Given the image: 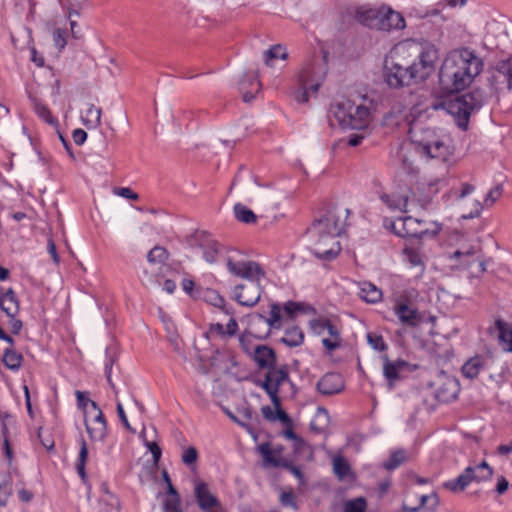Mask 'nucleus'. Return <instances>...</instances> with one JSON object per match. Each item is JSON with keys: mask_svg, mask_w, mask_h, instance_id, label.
I'll list each match as a JSON object with an SVG mask.
<instances>
[{"mask_svg": "<svg viewBox=\"0 0 512 512\" xmlns=\"http://www.w3.org/2000/svg\"><path fill=\"white\" fill-rule=\"evenodd\" d=\"M164 512H183L181 509V499H165L163 502Z\"/></svg>", "mask_w": 512, "mask_h": 512, "instance_id": "60", "label": "nucleus"}, {"mask_svg": "<svg viewBox=\"0 0 512 512\" xmlns=\"http://www.w3.org/2000/svg\"><path fill=\"white\" fill-rule=\"evenodd\" d=\"M326 330L334 340L324 338L322 339V344L328 351H335L341 346L340 331L332 322H330Z\"/></svg>", "mask_w": 512, "mask_h": 512, "instance_id": "34", "label": "nucleus"}, {"mask_svg": "<svg viewBox=\"0 0 512 512\" xmlns=\"http://www.w3.org/2000/svg\"><path fill=\"white\" fill-rule=\"evenodd\" d=\"M204 298L211 305L221 308L226 314H233L232 311L226 308L225 299L217 291L207 289L204 293Z\"/></svg>", "mask_w": 512, "mask_h": 512, "instance_id": "42", "label": "nucleus"}, {"mask_svg": "<svg viewBox=\"0 0 512 512\" xmlns=\"http://www.w3.org/2000/svg\"><path fill=\"white\" fill-rule=\"evenodd\" d=\"M1 418V435L3 436V441L5 439H9V429H8V424L11 422V420H13V417L5 412L3 414H1L0 416Z\"/></svg>", "mask_w": 512, "mask_h": 512, "instance_id": "62", "label": "nucleus"}, {"mask_svg": "<svg viewBox=\"0 0 512 512\" xmlns=\"http://www.w3.org/2000/svg\"><path fill=\"white\" fill-rule=\"evenodd\" d=\"M406 460V452L403 449H398L391 453L389 459L383 464L386 470H394L399 467Z\"/></svg>", "mask_w": 512, "mask_h": 512, "instance_id": "44", "label": "nucleus"}, {"mask_svg": "<svg viewBox=\"0 0 512 512\" xmlns=\"http://www.w3.org/2000/svg\"><path fill=\"white\" fill-rule=\"evenodd\" d=\"M194 494L196 502L203 512H224L221 502L209 491L206 483H198L195 486Z\"/></svg>", "mask_w": 512, "mask_h": 512, "instance_id": "15", "label": "nucleus"}, {"mask_svg": "<svg viewBox=\"0 0 512 512\" xmlns=\"http://www.w3.org/2000/svg\"><path fill=\"white\" fill-rule=\"evenodd\" d=\"M144 445L151 452L153 462L157 466L162 456L161 447L155 441H147L146 439H144Z\"/></svg>", "mask_w": 512, "mask_h": 512, "instance_id": "54", "label": "nucleus"}, {"mask_svg": "<svg viewBox=\"0 0 512 512\" xmlns=\"http://www.w3.org/2000/svg\"><path fill=\"white\" fill-rule=\"evenodd\" d=\"M106 356H107V361L105 363V376H106L109 386L113 389V391L115 393H117L116 386L113 383L112 378H111V371H112V366L114 364V358L109 355L108 349H106Z\"/></svg>", "mask_w": 512, "mask_h": 512, "instance_id": "57", "label": "nucleus"}, {"mask_svg": "<svg viewBox=\"0 0 512 512\" xmlns=\"http://www.w3.org/2000/svg\"><path fill=\"white\" fill-rule=\"evenodd\" d=\"M285 378L286 376L281 373L280 378L273 386L265 382L261 384V388L270 397V400L275 407L273 422L279 421L284 426H293L291 417L281 407V399L279 397L280 386L284 383Z\"/></svg>", "mask_w": 512, "mask_h": 512, "instance_id": "12", "label": "nucleus"}, {"mask_svg": "<svg viewBox=\"0 0 512 512\" xmlns=\"http://www.w3.org/2000/svg\"><path fill=\"white\" fill-rule=\"evenodd\" d=\"M261 297L259 283L239 284L234 288V299L242 306L253 307Z\"/></svg>", "mask_w": 512, "mask_h": 512, "instance_id": "16", "label": "nucleus"}, {"mask_svg": "<svg viewBox=\"0 0 512 512\" xmlns=\"http://www.w3.org/2000/svg\"><path fill=\"white\" fill-rule=\"evenodd\" d=\"M279 500H280V503L282 506L291 507L294 510H298L296 496L292 490H290L288 492H282Z\"/></svg>", "mask_w": 512, "mask_h": 512, "instance_id": "53", "label": "nucleus"}, {"mask_svg": "<svg viewBox=\"0 0 512 512\" xmlns=\"http://www.w3.org/2000/svg\"><path fill=\"white\" fill-rule=\"evenodd\" d=\"M383 22L381 31L405 28L404 17L399 12H396L387 6L384 7Z\"/></svg>", "mask_w": 512, "mask_h": 512, "instance_id": "25", "label": "nucleus"}, {"mask_svg": "<svg viewBox=\"0 0 512 512\" xmlns=\"http://www.w3.org/2000/svg\"><path fill=\"white\" fill-rule=\"evenodd\" d=\"M368 344L377 351H385L388 348V345L384 342L382 335L370 332L367 334Z\"/></svg>", "mask_w": 512, "mask_h": 512, "instance_id": "46", "label": "nucleus"}, {"mask_svg": "<svg viewBox=\"0 0 512 512\" xmlns=\"http://www.w3.org/2000/svg\"><path fill=\"white\" fill-rule=\"evenodd\" d=\"M438 50L434 45L426 46L418 56V62L403 66L394 57L386 56L383 77L390 88L398 89L411 84L424 82L435 70Z\"/></svg>", "mask_w": 512, "mask_h": 512, "instance_id": "2", "label": "nucleus"}, {"mask_svg": "<svg viewBox=\"0 0 512 512\" xmlns=\"http://www.w3.org/2000/svg\"><path fill=\"white\" fill-rule=\"evenodd\" d=\"M495 329L498 331V338L504 344L503 349L507 352H512V331L508 324L502 319L495 321Z\"/></svg>", "mask_w": 512, "mask_h": 512, "instance_id": "30", "label": "nucleus"}, {"mask_svg": "<svg viewBox=\"0 0 512 512\" xmlns=\"http://www.w3.org/2000/svg\"><path fill=\"white\" fill-rule=\"evenodd\" d=\"M379 199L391 210V211H401L406 213L407 206L409 202V197L407 195L402 194H388L382 193L379 196Z\"/></svg>", "mask_w": 512, "mask_h": 512, "instance_id": "24", "label": "nucleus"}, {"mask_svg": "<svg viewBox=\"0 0 512 512\" xmlns=\"http://www.w3.org/2000/svg\"><path fill=\"white\" fill-rule=\"evenodd\" d=\"M409 138L418 151L428 158L445 159L449 155L444 136L439 135L435 128L414 125L409 129Z\"/></svg>", "mask_w": 512, "mask_h": 512, "instance_id": "7", "label": "nucleus"}, {"mask_svg": "<svg viewBox=\"0 0 512 512\" xmlns=\"http://www.w3.org/2000/svg\"><path fill=\"white\" fill-rule=\"evenodd\" d=\"M314 68L311 66H307L302 70L299 75V81L302 85L303 90L297 96L298 102L305 103L309 99L308 90H312L313 92H317L320 87V82H314L312 80V75L314 74Z\"/></svg>", "mask_w": 512, "mask_h": 512, "instance_id": "21", "label": "nucleus"}, {"mask_svg": "<svg viewBox=\"0 0 512 512\" xmlns=\"http://www.w3.org/2000/svg\"><path fill=\"white\" fill-rule=\"evenodd\" d=\"M399 220L402 221V231L398 237L405 238L411 244L415 240L433 239L442 230V224L436 221L430 222L431 227H426L425 220L412 216L400 217Z\"/></svg>", "mask_w": 512, "mask_h": 512, "instance_id": "9", "label": "nucleus"}, {"mask_svg": "<svg viewBox=\"0 0 512 512\" xmlns=\"http://www.w3.org/2000/svg\"><path fill=\"white\" fill-rule=\"evenodd\" d=\"M35 111L37 115L42 118L44 121H46L50 125L58 126V121L56 118H54L51 114V111L49 108L41 103L35 104Z\"/></svg>", "mask_w": 512, "mask_h": 512, "instance_id": "45", "label": "nucleus"}, {"mask_svg": "<svg viewBox=\"0 0 512 512\" xmlns=\"http://www.w3.org/2000/svg\"><path fill=\"white\" fill-rule=\"evenodd\" d=\"M191 247H199L203 250V258L208 263H214L220 252V244L214 240L206 231H196L189 239Z\"/></svg>", "mask_w": 512, "mask_h": 512, "instance_id": "13", "label": "nucleus"}, {"mask_svg": "<svg viewBox=\"0 0 512 512\" xmlns=\"http://www.w3.org/2000/svg\"><path fill=\"white\" fill-rule=\"evenodd\" d=\"M235 218L245 224H254L257 222V216L255 213L241 203L234 205Z\"/></svg>", "mask_w": 512, "mask_h": 512, "instance_id": "35", "label": "nucleus"}, {"mask_svg": "<svg viewBox=\"0 0 512 512\" xmlns=\"http://www.w3.org/2000/svg\"><path fill=\"white\" fill-rule=\"evenodd\" d=\"M88 446L83 437H81L80 440V450L79 455L77 458V461L75 463V468L77 470L78 475L80 476L81 480L85 483L87 481V473H86V463L88 460Z\"/></svg>", "mask_w": 512, "mask_h": 512, "instance_id": "31", "label": "nucleus"}, {"mask_svg": "<svg viewBox=\"0 0 512 512\" xmlns=\"http://www.w3.org/2000/svg\"><path fill=\"white\" fill-rule=\"evenodd\" d=\"M2 362L9 370L18 371L22 366L23 356L14 348L9 347L4 350Z\"/></svg>", "mask_w": 512, "mask_h": 512, "instance_id": "32", "label": "nucleus"}, {"mask_svg": "<svg viewBox=\"0 0 512 512\" xmlns=\"http://www.w3.org/2000/svg\"><path fill=\"white\" fill-rule=\"evenodd\" d=\"M502 191H503V188L501 185H497V186L493 187L492 189H490V191L487 193V195L484 199V204L486 206L493 205L495 203V201L501 196Z\"/></svg>", "mask_w": 512, "mask_h": 512, "instance_id": "58", "label": "nucleus"}, {"mask_svg": "<svg viewBox=\"0 0 512 512\" xmlns=\"http://www.w3.org/2000/svg\"><path fill=\"white\" fill-rule=\"evenodd\" d=\"M329 113L334 116L338 124L344 129L365 131L368 129L371 121L369 108L362 104L355 105L349 99H343L331 104Z\"/></svg>", "mask_w": 512, "mask_h": 512, "instance_id": "6", "label": "nucleus"}, {"mask_svg": "<svg viewBox=\"0 0 512 512\" xmlns=\"http://www.w3.org/2000/svg\"><path fill=\"white\" fill-rule=\"evenodd\" d=\"M199 454L197 449L194 446H190L186 449H184L181 460L183 464H185L188 467H192L196 464L198 460Z\"/></svg>", "mask_w": 512, "mask_h": 512, "instance_id": "47", "label": "nucleus"}, {"mask_svg": "<svg viewBox=\"0 0 512 512\" xmlns=\"http://www.w3.org/2000/svg\"><path fill=\"white\" fill-rule=\"evenodd\" d=\"M0 297H2L5 302L11 303V307H7V309H5V314L7 316H13L19 313V300L17 298L15 291L12 288H9L6 292L1 293Z\"/></svg>", "mask_w": 512, "mask_h": 512, "instance_id": "38", "label": "nucleus"}, {"mask_svg": "<svg viewBox=\"0 0 512 512\" xmlns=\"http://www.w3.org/2000/svg\"><path fill=\"white\" fill-rule=\"evenodd\" d=\"M279 342L290 348L299 347L304 342V333L299 326L294 325L285 329V335Z\"/></svg>", "mask_w": 512, "mask_h": 512, "instance_id": "26", "label": "nucleus"}, {"mask_svg": "<svg viewBox=\"0 0 512 512\" xmlns=\"http://www.w3.org/2000/svg\"><path fill=\"white\" fill-rule=\"evenodd\" d=\"M429 387H434V395L437 401L449 403L457 399L460 392V383L454 376L448 375L444 371H439L434 381L428 383Z\"/></svg>", "mask_w": 512, "mask_h": 512, "instance_id": "11", "label": "nucleus"}, {"mask_svg": "<svg viewBox=\"0 0 512 512\" xmlns=\"http://www.w3.org/2000/svg\"><path fill=\"white\" fill-rule=\"evenodd\" d=\"M250 358L255 362L259 370H266L264 379L254 382L258 387L261 388V384L265 382L273 386L280 378L281 373L286 376L285 380H289L288 365H277V354L272 347L259 344L254 348Z\"/></svg>", "mask_w": 512, "mask_h": 512, "instance_id": "8", "label": "nucleus"}, {"mask_svg": "<svg viewBox=\"0 0 512 512\" xmlns=\"http://www.w3.org/2000/svg\"><path fill=\"white\" fill-rule=\"evenodd\" d=\"M93 424H99L100 428H90V424L85 419V427L90 439L93 441H104L107 436V421L101 410L97 412L93 419Z\"/></svg>", "mask_w": 512, "mask_h": 512, "instance_id": "23", "label": "nucleus"}, {"mask_svg": "<svg viewBox=\"0 0 512 512\" xmlns=\"http://www.w3.org/2000/svg\"><path fill=\"white\" fill-rule=\"evenodd\" d=\"M490 357L488 355H475L462 366L461 372L465 378L475 379L479 373L487 368Z\"/></svg>", "mask_w": 512, "mask_h": 512, "instance_id": "20", "label": "nucleus"}, {"mask_svg": "<svg viewBox=\"0 0 512 512\" xmlns=\"http://www.w3.org/2000/svg\"><path fill=\"white\" fill-rule=\"evenodd\" d=\"M345 388L343 377L339 373L328 372L317 382V391L324 396L340 393Z\"/></svg>", "mask_w": 512, "mask_h": 512, "instance_id": "18", "label": "nucleus"}, {"mask_svg": "<svg viewBox=\"0 0 512 512\" xmlns=\"http://www.w3.org/2000/svg\"><path fill=\"white\" fill-rule=\"evenodd\" d=\"M359 297L367 303L375 304L382 298V291L371 282H363Z\"/></svg>", "mask_w": 512, "mask_h": 512, "instance_id": "29", "label": "nucleus"}, {"mask_svg": "<svg viewBox=\"0 0 512 512\" xmlns=\"http://www.w3.org/2000/svg\"><path fill=\"white\" fill-rule=\"evenodd\" d=\"M496 70L507 82L508 89H512V58L498 62Z\"/></svg>", "mask_w": 512, "mask_h": 512, "instance_id": "43", "label": "nucleus"}, {"mask_svg": "<svg viewBox=\"0 0 512 512\" xmlns=\"http://www.w3.org/2000/svg\"><path fill=\"white\" fill-rule=\"evenodd\" d=\"M53 40H54V44L58 48V50L62 51L67 44L66 30L61 29V28L55 29L53 32Z\"/></svg>", "mask_w": 512, "mask_h": 512, "instance_id": "56", "label": "nucleus"}, {"mask_svg": "<svg viewBox=\"0 0 512 512\" xmlns=\"http://www.w3.org/2000/svg\"><path fill=\"white\" fill-rule=\"evenodd\" d=\"M330 320L329 319H312L309 323H310V327L311 329L317 333V334H321L327 327L328 325L330 324Z\"/></svg>", "mask_w": 512, "mask_h": 512, "instance_id": "61", "label": "nucleus"}, {"mask_svg": "<svg viewBox=\"0 0 512 512\" xmlns=\"http://www.w3.org/2000/svg\"><path fill=\"white\" fill-rule=\"evenodd\" d=\"M493 468L486 461L475 467L468 466L457 478L447 481L444 487L453 492L463 491L472 481L481 482L490 480Z\"/></svg>", "mask_w": 512, "mask_h": 512, "instance_id": "10", "label": "nucleus"}, {"mask_svg": "<svg viewBox=\"0 0 512 512\" xmlns=\"http://www.w3.org/2000/svg\"><path fill=\"white\" fill-rule=\"evenodd\" d=\"M169 258L166 248L156 245L147 254V261L151 264H164Z\"/></svg>", "mask_w": 512, "mask_h": 512, "instance_id": "39", "label": "nucleus"}, {"mask_svg": "<svg viewBox=\"0 0 512 512\" xmlns=\"http://www.w3.org/2000/svg\"><path fill=\"white\" fill-rule=\"evenodd\" d=\"M382 358L384 360L383 375L387 380L389 389L392 390L395 383L402 379L400 375L401 371L396 368L395 364L389 360L387 355H384Z\"/></svg>", "mask_w": 512, "mask_h": 512, "instance_id": "28", "label": "nucleus"}, {"mask_svg": "<svg viewBox=\"0 0 512 512\" xmlns=\"http://www.w3.org/2000/svg\"><path fill=\"white\" fill-rule=\"evenodd\" d=\"M454 95L448 98H438L432 104L433 110H444L453 116L456 125L463 131L469 126L471 114L478 111L485 103V93L481 89H474L466 94Z\"/></svg>", "mask_w": 512, "mask_h": 512, "instance_id": "4", "label": "nucleus"}, {"mask_svg": "<svg viewBox=\"0 0 512 512\" xmlns=\"http://www.w3.org/2000/svg\"><path fill=\"white\" fill-rule=\"evenodd\" d=\"M301 313H316V309L313 306L306 305L301 302L287 301L283 305L277 302L270 304V317H266L261 313H254L250 315V326L252 329L256 325H264L266 330L264 333L255 334L259 340H266L269 338L272 329H281L282 324V313L288 318L294 319L297 314Z\"/></svg>", "mask_w": 512, "mask_h": 512, "instance_id": "5", "label": "nucleus"}, {"mask_svg": "<svg viewBox=\"0 0 512 512\" xmlns=\"http://www.w3.org/2000/svg\"><path fill=\"white\" fill-rule=\"evenodd\" d=\"M439 182H440V180H438V179L433 182H430L428 184V193L425 196H423L422 198L418 199L420 205L423 208H426L431 203L432 196L438 192L437 185Z\"/></svg>", "mask_w": 512, "mask_h": 512, "instance_id": "51", "label": "nucleus"}, {"mask_svg": "<svg viewBox=\"0 0 512 512\" xmlns=\"http://www.w3.org/2000/svg\"><path fill=\"white\" fill-rule=\"evenodd\" d=\"M116 410H117V414H118V417L121 421V423L123 424V426L131 433H135V429L131 427L128 419H127V416L125 414V411H124V408L122 406V404L120 402H117V406H116Z\"/></svg>", "mask_w": 512, "mask_h": 512, "instance_id": "63", "label": "nucleus"}, {"mask_svg": "<svg viewBox=\"0 0 512 512\" xmlns=\"http://www.w3.org/2000/svg\"><path fill=\"white\" fill-rule=\"evenodd\" d=\"M288 470L290 473H292L301 483L304 481V474L300 467L295 466L291 461L287 459H283L281 461L280 467Z\"/></svg>", "mask_w": 512, "mask_h": 512, "instance_id": "52", "label": "nucleus"}, {"mask_svg": "<svg viewBox=\"0 0 512 512\" xmlns=\"http://www.w3.org/2000/svg\"><path fill=\"white\" fill-rule=\"evenodd\" d=\"M239 85L242 92V99L246 103H250L255 98V93L261 88L260 81L257 76L253 74L245 75Z\"/></svg>", "mask_w": 512, "mask_h": 512, "instance_id": "22", "label": "nucleus"}, {"mask_svg": "<svg viewBox=\"0 0 512 512\" xmlns=\"http://www.w3.org/2000/svg\"><path fill=\"white\" fill-rule=\"evenodd\" d=\"M439 504L438 495L436 493H432L430 495H422L420 497V504L418 507L426 508L428 511H434Z\"/></svg>", "mask_w": 512, "mask_h": 512, "instance_id": "48", "label": "nucleus"}, {"mask_svg": "<svg viewBox=\"0 0 512 512\" xmlns=\"http://www.w3.org/2000/svg\"><path fill=\"white\" fill-rule=\"evenodd\" d=\"M260 325H256L254 329L251 328V326L249 325V329L248 330H245L239 337V344H240V347L241 349L243 350V352L245 354H247L249 357L252 356V353L254 352V348H256L257 345H255L253 343V339L252 338H256V335L257 333H262V331H260L258 329ZM265 331H263L264 333Z\"/></svg>", "mask_w": 512, "mask_h": 512, "instance_id": "27", "label": "nucleus"}, {"mask_svg": "<svg viewBox=\"0 0 512 512\" xmlns=\"http://www.w3.org/2000/svg\"><path fill=\"white\" fill-rule=\"evenodd\" d=\"M394 313L399 321L407 327H416L422 322V315L418 309L408 303L407 299L398 301L394 306Z\"/></svg>", "mask_w": 512, "mask_h": 512, "instance_id": "17", "label": "nucleus"}, {"mask_svg": "<svg viewBox=\"0 0 512 512\" xmlns=\"http://www.w3.org/2000/svg\"><path fill=\"white\" fill-rule=\"evenodd\" d=\"M333 471L340 480H343L351 473V467L343 456H336L333 459Z\"/></svg>", "mask_w": 512, "mask_h": 512, "instance_id": "41", "label": "nucleus"}, {"mask_svg": "<svg viewBox=\"0 0 512 512\" xmlns=\"http://www.w3.org/2000/svg\"><path fill=\"white\" fill-rule=\"evenodd\" d=\"M11 477L8 476L6 480L0 483V505L6 506L9 497L12 495Z\"/></svg>", "mask_w": 512, "mask_h": 512, "instance_id": "50", "label": "nucleus"}, {"mask_svg": "<svg viewBox=\"0 0 512 512\" xmlns=\"http://www.w3.org/2000/svg\"><path fill=\"white\" fill-rule=\"evenodd\" d=\"M384 7L379 9L366 5L354 9L353 17L361 25L371 29L382 30Z\"/></svg>", "mask_w": 512, "mask_h": 512, "instance_id": "14", "label": "nucleus"}, {"mask_svg": "<svg viewBox=\"0 0 512 512\" xmlns=\"http://www.w3.org/2000/svg\"><path fill=\"white\" fill-rule=\"evenodd\" d=\"M37 435L41 444L48 452L54 451L55 443L50 434L44 435L42 428H39Z\"/></svg>", "mask_w": 512, "mask_h": 512, "instance_id": "59", "label": "nucleus"}, {"mask_svg": "<svg viewBox=\"0 0 512 512\" xmlns=\"http://www.w3.org/2000/svg\"><path fill=\"white\" fill-rule=\"evenodd\" d=\"M350 213V209H345V219L341 220L336 207H333L313 221L309 231L319 237L317 246L313 251L318 259L331 261L339 255L341 246L336 241V237H339L345 231L346 219Z\"/></svg>", "mask_w": 512, "mask_h": 512, "instance_id": "3", "label": "nucleus"}, {"mask_svg": "<svg viewBox=\"0 0 512 512\" xmlns=\"http://www.w3.org/2000/svg\"><path fill=\"white\" fill-rule=\"evenodd\" d=\"M403 254L406 256L408 262L413 267H421V271L424 270L425 265L422 259V255L420 254L418 249L414 247V242L411 244L408 241H406L405 247L403 248Z\"/></svg>", "mask_w": 512, "mask_h": 512, "instance_id": "33", "label": "nucleus"}, {"mask_svg": "<svg viewBox=\"0 0 512 512\" xmlns=\"http://www.w3.org/2000/svg\"><path fill=\"white\" fill-rule=\"evenodd\" d=\"M366 500L363 497H359L348 501L345 504L344 512H365Z\"/></svg>", "mask_w": 512, "mask_h": 512, "instance_id": "49", "label": "nucleus"}, {"mask_svg": "<svg viewBox=\"0 0 512 512\" xmlns=\"http://www.w3.org/2000/svg\"><path fill=\"white\" fill-rule=\"evenodd\" d=\"M101 108L95 107L93 104L86 110L85 117H82L83 124L88 128H96L101 124Z\"/></svg>", "mask_w": 512, "mask_h": 512, "instance_id": "36", "label": "nucleus"}, {"mask_svg": "<svg viewBox=\"0 0 512 512\" xmlns=\"http://www.w3.org/2000/svg\"><path fill=\"white\" fill-rule=\"evenodd\" d=\"M182 289L185 293H187L192 298H199L201 294V290L196 288L195 282L191 279H183L182 281Z\"/></svg>", "mask_w": 512, "mask_h": 512, "instance_id": "55", "label": "nucleus"}, {"mask_svg": "<svg viewBox=\"0 0 512 512\" xmlns=\"http://www.w3.org/2000/svg\"><path fill=\"white\" fill-rule=\"evenodd\" d=\"M258 450L261 453V455L263 457L264 464L266 466H272V467H275V468H279L280 467L281 461L283 459L282 458H276L274 456V452L271 449L269 442H265V443H262L261 445H259Z\"/></svg>", "mask_w": 512, "mask_h": 512, "instance_id": "37", "label": "nucleus"}, {"mask_svg": "<svg viewBox=\"0 0 512 512\" xmlns=\"http://www.w3.org/2000/svg\"><path fill=\"white\" fill-rule=\"evenodd\" d=\"M288 53L286 48L280 44L272 46L270 49L264 52V61L266 65L272 66V60L274 59H287Z\"/></svg>", "mask_w": 512, "mask_h": 512, "instance_id": "40", "label": "nucleus"}, {"mask_svg": "<svg viewBox=\"0 0 512 512\" xmlns=\"http://www.w3.org/2000/svg\"><path fill=\"white\" fill-rule=\"evenodd\" d=\"M483 61L469 48L451 51L439 70V83L449 93H459L481 73Z\"/></svg>", "mask_w": 512, "mask_h": 512, "instance_id": "1", "label": "nucleus"}, {"mask_svg": "<svg viewBox=\"0 0 512 512\" xmlns=\"http://www.w3.org/2000/svg\"><path fill=\"white\" fill-rule=\"evenodd\" d=\"M227 269L231 274L247 279L250 283H259L260 279L265 277V271L260 264L255 261H246L245 266H243V270L239 273L235 270L233 259L228 258Z\"/></svg>", "mask_w": 512, "mask_h": 512, "instance_id": "19", "label": "nucleus"}, {"mask_svg": "<svg viewBox=\"0 0 512 512\" xmlns=\"http://www.w3.org/2000/svg\"><path fill=\"white\" fill-rule=\"evenodd\" d=\"M115 194H117V195H119V196H121L123 198L129 199V200H138L139 199V195L137 193H135L129 187H119V188H116L115 189Z\"/></svg>", "mask_w": 512, "mask_h": 512, "instance_id": "64", "label": "nucleus"}]
</instances>
